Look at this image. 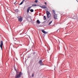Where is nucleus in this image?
Segmentation results:
<instances>
[{
	"mask_svg": "<svg viewBox=\"0 0 78 78\" xmlns=\"http://www.w3.org/2000/svg\"><path fill=\"white\" fill-rule=\"evenodd\" d=\"M38 63L40 65H41V66H44V64H43V62H42V61L41 60H39L38 62Z\"/></svg>",
	"mask_w": 78,
	"mask_h": 78,
	"instance_id": "39448f33",
	"label": "nucleus"
},
{
	"mask_svg": "<svg viewBox=\"0 0 78 78\" xmlns=\"http://www.w3.org/2000/svg\"><path fill=\"white\" fill-rule=\"evenodd\" d=\"M14 3V4H15L16 3V2Z\"/></svg>",
	"mask_w": 78,
	"mask_h": 78,
	"instance_id": "b1692460",
	"label": "nucleus"
},
{
	"mask_svg": "<svg viewBox=\"0 0 78 78\" xmlns=\"http://www.w3.org/2000/svg\"><path fill=\"white\" fill-rule=\"evenodd\" d=\"M15 70L16 71V74L15 75V78H19L23 75V73L22 72H19L18 71V70H16V68H15Z\"/></svg>",
	"mask_w": 78,
	"mask_h": 78,
	"instance_id": "f257e3e1",
	"label": "nucleus"
},
{
	"mask_svg": "<svg viewBox=\"0 0 78 78\" xmlns=\"http://www.w3.org/2000/svg\"><path fill=\"white\" fill-rule=\"evenodd\" d=\"M37 6V5L36 4H33L32 5V6Z\"/></svg>",
	"mask_w": 78,
	"mask_h": 78,
	"instance_id": "ddd939ff",
	"label": "nucleus"
},
{
	"mask_svg": "<svg viewBox=\"0 0 78 78\" xmlns=\"http://www.w3.org/2000/svg\"><path fill=\"white\" fill-rule=\"evenodd\" d=\"M3 45V41H1V44H0V47L1 48L2 50V49Z\"/></svg>",
	"mask_w": 78,
	"mask_h": 78,
	"instance_id": "20e7f679",
	"label": "nucleus"
},
{
	"mask_svg": "<svg viewBox=\"0 0 78 78\" xmlns=\"http://www.w3.org/2000/svg\"><path fill=\"white\" fill-rule=\"evenodd\" d=\"M30 10H33V9H30Z\"/></svg>",
	"mask_w": 78,
	"mask_h": 78,
	"instance_id": "4be33fe9",
	"label": "nucleus"
},
{
	"mask_svg": "<svg viewBox=\"0 0 78 78\" xmlns=\"http://www.w3.org/2000/svg\"><path fill=\"white\" fill-rule=\"evenodd\" d=\"M15 11L16 12H19V11L18 10H15Z\"/></svg>",
	"mask_w": 78,
	"mask_h": 78,
	"instance_id": "2eb2a0df",
	"label": "nucleus"
},
{
	"mask_svg": "<svg viewBox=\"0 0 78 78\" xmlns=\"http://www.w3.org/2000/svg\"><path fill=\"white\" fill-rule=\"evenodd\" d=\"M42 31L44 34H47L48 33V32L45 31L44 30H42Z\"/></svg>",
	"mask_w": 78,
	"mask_h": 78,
	"instance_id": "0eeeda50",
	"label": "nucleus"
},
{
	"mask_svg": "<svg viewBox=\"0 0 78 78\" xmlns=\"http://www.w3.org/2000/svg\"><path fill=\"white\" fill-rule=\"evenodd\" d=\"M17 18L18 19L19 22H22V20H23V18H22V16H18L17 17Z\"/></svg>",
	"mask_w": 78,
	"mask_h": 78,
	"instance_id": "f03ea898",
	"label": "nucleus"
},
{
	"mask_svg": "<svg viewBox=\"0 0 78 78\" xmlns=\"http://www.w3.org/2000/svg\"><path fill=\"white\" fill-rule=\"evenodd\" d=\"M52 12H53V14H56V12H55V10H53Z\"/></svg>",
	"mask_w": 78,
	"mask_h": 78,
	"instance_id": "f8f14e48",
	"label": "nucleus"
},
{
	"mask_svg": "<svg viewBox=\"0 0 78 78\" xmlns=\"http://www.w3.org/2000/svg\"><path fill=\"white\" fill-rule=\"evenodd\" d=\"M51 23H52V21H50V23H49V25H50Z\"/></svg>",
	"mask_w": 78,
	"mask_h": 78,
	"instance_id": "f3484780",
	"label": "nucleus"
},
{
	"mask_svg": "<svg viewBox=\"0 0 78 78\" xmlns=\"http://www.w3.org/2000/svg\"><path fill=\"white\" fill-rule=\"evenodd\" d=\"M31 7H32V6L29 7L27 9V10H30L31 8Z\"/></svg>",
	"mask_w": 78,
	"mask_h": 78,
	"instance_id": "9b49d317",
	"label": "nucleus"
},
{
	"mask_svg": "<svg viewBox=\"0 0 78 78\" xmlns=\"http://www.w3.org/2000/svg\"><path fill=\"white\" fill-rule=\"evenodd\" d=\"M37 22L38 23V24H40V23H41V22L39 21V20H37Z\"/></svg>",
	"mask_w": 78,
	"mask_h": 78,
	"instance_id": "1a4fd4ad",
	"label": "nucleus"
},
{
	"mask_svg": "<svg viewBox=\"0 0 78 78\" xmlns=\"http://www.w3.org/2000/svg\"><path fill=\"white\" fill-rule=\"evenodd\" d=\"M44 20H46V17H45V16H44Z\"/></svg>",
	"mask_w": 78,
	"mask_h": 78,
	"instance_id": "4468645a",
	"label": "nucleus"
},
{
	"mask_svg": "<svg viewBox=\"0 0 78 78\" xmlns=\"http://www.w3.org/2000/svg\"><path fill=\"white\" fill-rule=\"evenodd\" d=\"M53 16L54 19H58V16H57V14H53Z\"/></svg>",
	"mask_w": 78,
	"mask_h": 78,
	"instance_id": "423d86ee",
	"label": "nucleus"
},
{
	"mask_svg": "<svg viewBox=\"0 0 78 78\" xmlns=\"http://www.w3.org/2000/svg\"><path fill=\"white\" fill-rule=\"evenodd\" d=\"M44 4H45V5H47V2H44Z\"/></svg>",
	"mask_w": 78,
	"mask_h": 78,
	"instance_id": "412c9836",
	"label": "nucleus"
},
{
	"mask_svg": "<svg viewBox=\"0 0 78 78\" xmlns=\"http://www.w3.org/2000/svg\"><path fill=\"white\" fill-rule=\"evenodd\" d=\"M29 11H30V10H27V13H28V12H29Z\"/></svg>",
	"mask_w": 78,
	"mask_h": 78,
	"instance_id": "aec40b11",
	"label": "nucleus"
},
{
	"mask_svg": "<svg viewBox=\"0 0 78 78\" xmlns=\"http://www.w3.org/2000/svg\"><path fill=\"white\" fill-rule=\"evenodd\" d=\"M38 2V0H36L34 2H35V3H37Z\"/></svg>",
	"mask_w": 78,
	"mask_h": 78,
	"instance_id": "dca6fc26",
	"label": "nucleus"
},
{
	"mask_svg": "<svg viewBox=\"0 0 78 78\" xmlns=\"http://www.w3.org/2000/svg\"><path fill=\"white\" fill-rule=\"evenodd\" d=\"M30 11L32 12L34 11V10H30Z\"/></svg>",
	"mask_w": 78,
	"mask_h": 78,
	"instance_id": "a211bd4d",
	"label": "nucleus"
},
{
	"mask_svg": "<svg viewBox=\"0 0 78 78\" xmlns=\"http://www.w3.org/2000/svg\"><path fill=\"white\" fill-rule=\"evenodd\" d=\"M25 1V0H23V1H22V2L20 4V5H22L23 3V2Z\"/></svg>",
	"mask_w": 78,
	"mask_h": 78,
	"instance_id": "9d476101",
	"label": "nucleus"
},
{
	"mask_svg": "<svg viewBox=\"0 0 78 78\" xmlns=\"http://www.w3.org/2000/svg\"><path fill=\"white\" fill-rule=\"evenodd\" d=\"M34 76V73H33L32 75V77H33Z\"/></svg>",
	"mask_w": 78,
	"mask_h": 78,
	"instance_id": "6ab92c4d",
	"label": "nucleus"
},
{
	"mask_svg": "<svg viewBox=\"0 0 78 78\" xmlns=\"http://www.w3.org/2000/svg\"><path fill=\"white\" fill-rule=\"evenodd\" d=\"M41 8H47V6H46V5H43L41 7Z\"/></svg>",
	"mask_w": 78,
	"mask_h": 78,
	"instance_id": "6e6552de",
	"label": "nucleus"
},
{
	"mask_svg": "<svg viewBox=\"0 0 78 78\" xmlns=\"http://www.w3.org/2000/svg\"><path fill=\"white\" fill-rule=\"evenodd\" d=\"M46 14H47V16L48 18H50V16H51V14L48 12V11H47L46 12Z\"/></svg>",
	"mask_w": 78,
	"mask_h": 78,
	"instance_id": "7ed1b4c3",
	"label": "nucleus"
},
{
	"mask_svg": "<svg viewBox=\"0 0 78 78\" xmlns=\"http://www.w3.org/2000/svg\"><path fill=\"white\" fill-rule=\"evenodd\" d=\"M59 30V29H58L57 31H58Z\"/></svg>",
	"mask_w": 78,
	"mask_h": 78,
	"instance_id": "5701e85b",
	"label": "nucleus"
}]
</instances>
